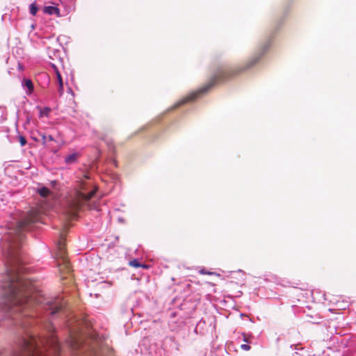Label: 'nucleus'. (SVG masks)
Segmentation results:
<instances>
[{"instance_id":"f257e3e1","label":"nucleus","mask_w":356,"mask_h":356,"mask_svg":"<svg viewBox=\"0 0 356 356\" xmlns=\"http://www.w3.org/2000/svg\"><path fill=\"white\" fill-rule=\"evenodd\" d=\"M38 220L36 210H31L18 222L16 229L3 236L5 244L3 252L9 266L7 270V296L12 305L21 306L28 303L31 299L32 284L21 275V245L23 240L22 232L28 230L29 226Z\"/></svg>"},{"instance_id":"f03ea898","label":"nucleus","mask_w":356,"mask_h":356,"mask_svg":"<svg viewBox=\"0 0 356 356\" xmlns=\"http://www.w3.org/2000/svg\"><path fill=\"white\" fill-rule=\"evenodd\" d=\"M236 72L234 70H222L220 71L212 79V81L207 85L204 86L200 90L193 92L188 95L183 97L177 102H176L172 106V109L179 108V106L184 105L187 103L191 102L197 99L200 95L207 92L210 88H211L217 82L225 81L232 77Z\"/></svg>"},{"instance_id":"7ed1b4c3","label":"nucleus","mask_w":356,"mask_h":356,"mask_svg":"<svg viewBox=\"0 0 356 356\" xmlns=\"http://www.w3.org/2000/svg\"><path fill=\"white\" fill-rule=\"evenodd\" d=\"M86 190L84 184L82 183L79 191L76 193L74 199L69 204L67 213L70 218H74L76 217L79 209L93 197L97 188L94 187V188L88 193H86Z\"/></svg>"},{"instance_id":"20e7f679","label":"nucleus","mask_w":356,"mask_h":356,"mask_svg":"<svg viewBox=\"0 0 356 356\" xmlns=\"http://www.w3.org/2000/svg\"><path fill=\"white\" fill-rule=\"evenodd\" d=\"M58 266L61 273H69L71 270V265L67 257L58 259Z\"/></svg>"},{"instance_id":"39448f33","label":"nucleus","mask_w":356,"mask_h":356,"mask_svg":"<svg viewBox=\"0 0 356 356\" xmlns=\"http://www.w3.org/2000/svg\"><path fill=\"white\" fill-rule=\"evenodd\" d=\"M67 342L68 343L69 346L73 349H76L80 346L79 339L75 334H70Z\"/></svg>"},{"instance_id":"423d86ee","label":"nucleus","mask_w":356,"mask_h":356,"mask_svg":"<svg viewBox=\"0 0 356 356\" xmlns=\"http://www.w3.org/2000/svg\"><path fill=\"white\" fill-rule=\"evenodd\" d=\"M63 308V303H60L58 300L56 302L51 304L49 309L50 310V314L53 315V314L58 312L59 311H60Z\"/></svg>"},{"instance_id":"0eeeda50","label":"nucleus","mask_w":356,"mask_h":356,"mask_svg":"<svg viewBox=\"0 0 356 356\" xmlns=\"http://www.w3.org/2000/svg\"><path fill=\"white\" fill-rule=\"evenodd\" d=\"M56 256L58 259L67 257L65 244L63 242H59L58 245Z\"/></svg>"},{"instance_id":"6e6552de","label":"nucleus","mask_w":356,"mask_h":356,"mask_svg":"<svg viewBox=\"0 0 356 356\" xmlns=\"http://www.w3.org/2000/svg\"><path fill=\"white\" fill-rule=\"evenodd\" d=\"M44 12L49 15H56V16L60 15V10L55 6H46L44 8Z\"/></svg>"},{"instance_id":"1a4fd4ad","label":"nucleus","mask_w":356,"mask_h":356,"mask_svg":"<svg viewBox=\"0 0 356 356\" xmlns=\"http://www.w3.org/2000/svg\"><path fill=\"white\" fill-rule=\"evenodd\" d=\"M23 86L28 89V94H31L33 91V84L31 79H24Z\"/></svg>"},{"instance_id":"9d476101","label":"nucleus","mask_w":356,"mask_h":356,"mask_svg":"<svg viewBox=\"0 0 356 356\" xmlns=\"http://www.w3.org/2000/svg\"><path fill=\"white\" fill-rule=\"evenodd\" d=\"M78 156H79V155L77 153L72 154L65 157V161L66 163H68V164L72 163L76 161Z\"/></svg>"},{"instance_id":"9b49d317","label":"nucleus","mask_w":356,"mask_h":356,"mask_svg":"<svg viewBox=\"0 0 356 356\" xmlns=\"http://www.w3.org/2000/svg\"><path fill=\"white\" fill-rule=\"evenodd\" d=\"M39 135L40 136V137L42 138V143L43 145H45L47 140L48 141H54V138H53V136L51 135L47 136L44 134H42V133H40Z\"/></svg>"},{"instance_id":"f8f14e48","label":"nucleus","mask_w":356,"mask_h":356,"mask_svg":"<svg viewBox=\"0 0 356 356\" xmlns=\"http://www.w3.org/2000/svg\"><path fill=\"white\" fill-rule=\"evenodd\" d=\"M129 266L134 267V268H138V267H143L144 268H147L146 265L140 264L138 260L134 259L132 261H129Z\"/></svg>"},{"instance_id":"ddd939ff","label":"nucleus","mask_w":356,"mask_h":356,"mask_svg":"<svg viewBox=\"0 0 356 356\" xmlns=\"http://www.w3.org/2000/svg\"><path fill=\"white\" fill-rule=\"evenodd\" d=\"M38 192L39 194L44 197L48 196L50 193V191L47 187H42L38 191Z\"/></svg>"},{"instance_id":"4468645a","label":"nucleus","mask_w":356,"mask_h":356,"mask_svg":"<svg viewBox=\"0 0 356 356\" xmlns=\"http://www.w3.org/2000/svg\"><path fill=\"white\" fill-rule=\"evenodd\" d=\"M38 12V7L35 3H33L30 5V13L35 16Z\"/></svg>"},{"instance_id":"2eb2a0df","label":"nucleus","mask_w":356,"mask_h":356,"mask_svg":"<svg viewBox=\"0 0 356 356\" xmlns=\"http://www.w3.org/2000/svg\"><path fill=\"white\" fill-rule=\"evenodd\" d=\"M40 117H43V116H48L50 111H51V109L48 107H46L43 109H40Z\"/></svg>"},{"instance_id":"dca6fc26","label":"nucleus","mask_w":356,"mask_h":356,"mask_svg":"<svg viewBox=\"0 0 356 356\" xmlns=\"http://www.w3.org/2000/svg\"><path fill=\"white\" fill-rule=\"evenodd\" d=\"M55 72H56V78H57V81H58V84L63 83L61 74H60V73L59 72L58 70L56 67H55Z\"/></svg>"},{"instance_id":"f3484780","label":"nucleus","mask_w":356,"mask_h":356,"mask_svg":"<svg viewBox=\"0 0 356 356\" xmlns=\"http://www.w3.org/2000/svg\"><path fill=\"white\" fill-rule=\"evenodd\" d=\"M252 338V337L251 335H248L245 333L243 334V339L245 342L251 343Z\"/></svg>"},{"instance_id":"a211bd4d","label":"nucleus","mask_w":356,"mask_h":356,"mask_svg":"<svg viewBox=\"0 0 356 356\" xmlns=\"http://www.w3.org/2000/svg\"><path fill=\"white\" fill-rule=\"evenodd\" d=\"M19 141L21 146H24L26 144V140L25 137H24L22 136H19Z\"/></svg>"},{"instance_id":"6ab92c4d","label":"nucleus","mask_w":356,"mask_h":356,"mask_svg":"<svg viewBox=\"0 0 356 356\" xmlns=\"http://www.w3.org/2000/svg\"><path fill=\"white\" fill-rule=\"evenodd\" d=\"M241 348L242 350H245V351H248L251 348V347L249 345H248V344H242L241 346Z\"/></svg>"},{"instance_id":"aec40b11","label":"nucleus","mask_w":356,"mask_h":356,"mask_svg":"<svg viewBox=\"0 0 356 356\" xmlns=\"http://www.w3.org/2000/svg\"><path fill=\"white\" fill-rule=\"evenodd\" d=\"M200 274H204V275H213V274H215L214 273H211V272H208L206 270L204 269H202L200 270Z\"/></svg>"},{"instance_id":"412c9836","label":"nucleus","mask_w":356,"mask_h":356,"mask_svg":"<svg viewBox=\"0 0 356 356\" xmlns=\"http://www.w3.org/2000/svg\"><path fill=\"white\" fill-rule=\"evenodd\" d=\"M59 85V88H58V92L60 94V95H62L63 94V83H60V84H58Z\"/></svg>"}]
</instances>
